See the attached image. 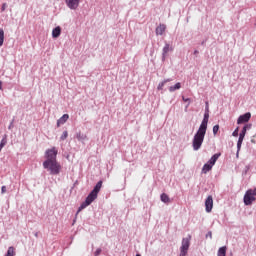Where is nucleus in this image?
Masks as SVG:
<instances>
[{
	"instance_id": "obj_15",
	"label": "nucleus",
	"mask_w": 256,
	"mask_h": 256,
	"mask_svg": "<svg viewBox=\"0 0 256 256\" xmlns=\"http://www.w3.org/2000/svg\"><path fill=\"white\" fill-rule=\"evenodd\" d=\"M221 155V153H216L214 154L209 160H208V163L210 165H212V167L215 165V163H217V159H219V156Z\"/></svg>"
},
{
	"instance_id": "obj_4",
	"label": "nucleus",
	"mask_w": 256,
	"mask_h": 256,
	"mask_svg": "<svg viewBox=\"0 0 256 256\" xmlns=\"http://www.w3.org/2000/svg\"><path fill=\"white\" fill-rule=\"evenodd\" d=\"M59 153V151H57V148L53 147L51 149H47L45 151V161L44 163H48V162H53V161H57V154Z\"/></svg>"
},
{
	"instance_id": "obj_41",
	"label": "nucleus",
	"mask_w": 256,
	"mask_h": 256,
	"mask_svg": "<svg viewBox=\"0 0 256 256\" xmlns=\"http://www.w3.org/2000/svg\"><path fill=\"white\" fill-rule=\"evenodd\" d=\"M136 256H141V254H136Z\"/></svg>"
},
{
	"instance_id": "obj_39",
	"label": "nucleus",
	"mask_w": 256,
	"mask_h": 256,
	"mask_svg": "<svg viewBox=\"0 0 256 256\" xmlns=\"http://www.w3.org/2000/svg\"><path fill=\"white\" fill-rule=\"evenodd\" d=\"M34 236L37 238L39 237V232H34Z\"/></svg>"
},
{
	"instance_id": "obj_6",
	"label": "nucleus",
	"mask_w": 256,
	"mask_h": 256,
	"mask_svg": "<svg viewBox=\"0 0 256 256\" xmlns=\"http://www.w3.org/2000/svg\"><path fill=\"white\" fill-rule=\"evenodd\" d=\"M255 197H256V188L247 190L244 195V205H253V201H255Z\"/></svg>"
},
{
	"instance_id": "obj_38",
	"label": "nucleus",
	"mask_w": 256,
	"mask_h": 256,
	"mask_svg": "<svg viewBox=\"0 0 256 256\" xmlns=\"http://www.w3.org/2000/svg\"><path fill=\"white\" fill-rule=\"evenodd\" d=\"M236 157H237V159H239V149H237Z\"/></svg>"
},
{
	"instance_id": "obj_19",
	"label": "nucleus",
	"mask_w": 256,
	"mask_h": 256,
	"mask_svg": "<svg viewBox=\"0 0 256 256\" xmlns=\"http://www.w3.org/2000/svg\"><path fill=\"white\" fill-rule=\"evenodd\" d=\"M218 256H226L227 255V246H222L218 249Z\"/></svg>"
},
{
	"instance_id": "obj_36",
	"label": "nucleus",
	"mask_w": 256,
	"mask_h": 256,
	"mask_svg": "<svg viewBox=\"0 0 256 256\" xmlns=\"http://www.w3.org/2000/svg\"><path fill=\"white\" fill-rule=\"evenodd\" d=\"M3 89V82L0 80V91Z\"/></svg>"
},
{
	"instance_id": "obj_1",
	"label": "nucleus",
	"mask_w": 256,
	"mask_h": 256,
	"mask_svg": "<svg viewBox=\"0 0 256 256\" xmlns=\"http://www.w3.org/2000/svg\"><path fill=\"white\" fill-rule=\"evenodd\" d=\"M101 187H103V181H98L97 184L94 186L93 190L88 194L85 201L81 203L79 206L76 215H79L83 209H86V207H89L95 199H97V195H99V191H101Z\"/></svg>"
},
{
	"instance_id": "obj_25",
	"label": "nucleus",
	"mask_w": 256,
	"mask_h": 256,
	"mask_svg": "<svg viewBox=\"0 0 256 256\" xmlns=\"http://www.w3.org/2000/svg\"><path fill=\"white\" fill-rule=\"evenodd\" d=\"M243 145V138H238L237 141V149L238 151H241V146Z\"/></svg>"
},
{
	"instance_id": "obj_10",
	"label": "nucleus",
	"mask_w": 256,
	"mask_h": 256,
	"mask_svg": "<svg viewBox=\"0 0 256 256\" xmlns=\"http://www.w3.org/2000/svg\"><path fill=\"white\" fill-rule=\"evenodd\" d=\"M206 213L213 211V196H208L205 200Z\"/></svg>"
},
{
	"instance_id": "obj_13",
	"label": "nucleus",
	"mask_w": 256,
	"mask_h": 256,
	"mask_svg": "<svg viewBox=\"0 0 256 256\" xmlns=\"http://www.w3.org/2000/svg\"><path fill=\"white\" fill-rule=\"evenodd\" d=\"M61 36V26H57L52 30V37L54 39H57Z\"/></svg>"
},
{
	"instance_id": "obj_12",
	"label": "nucleus",
	"mask_w": 256,
	"mask_h": 256,
	"mask_svg": "<svg viewBox=\"0 0 256 256\" xmlns=\"http://www.w3.org/2000/svg\"><path fill=\"white\" fill-rule=\"evenodd\" d=\"M69 120V114H64L62 117H60L57 120V127H61V125H65L67 121Z\"/></svg>"
},
{
	"instance_id": "obj_33",
	"label": "nucleus",
	"mask_w": 256,
	"mask_h": 256,
	"mask_svg": "<svg viewBox=\"0 0 256 256\" xmlns=\"http://www.w3.org/2000/svg\"><path fill=\"white\" fill-rule=\"evenodd\" d=\"M207 237H209L210 239H213V232L209 231L207 234H206V239Z\"/></svg>"
},
{
	"instance_id": "obj_9",
	"label": "nucleus",
	"mask_w": 256,
	"mask_h": 256,
	"mask_svg": "<svg viewBox=\"0 0 256 256\" xmlns=\"http://www.w3.org/2000/svg\"><path fill=\"white\" fill-rule=\"evenodd\" d=\"M205 112H204V117L200 125H204L207 127L209 123V102L205 103Z\"/></svg>"
},
{
	"instance_id": "obj_7",
	"label": "nucleus",
	"mask_w": 256,
	"mask_h": 256,
	"mask_svg": "<svg viewBox=\"0 0 256 256\" xmlns=\"http://www.w3.org/2000/svg\"><path fill=\"white\" fill-rule=\"evenodd\" d=\"M65 3L67 5L68 9L75 11L79 7L81 0H65Z\"/></svg>"
},
{
	"instance_id": "obj_2",
	"label": "nucleus",
	"mask_w": 256,
	"mask_h": 256,
	"mask_svg": "<svg viewBox=\"0 0 256 256\" xmlns=\"http://www.w3.org/2000/svg\"><path fill=\"white\" fill-rule=\"evenodd\" d=\"M205 135H207V126L200 124L192 140L193 151H199L201 149L203 141H205Z\"/></svg>"
},
{
	"instance_id": "obj_37",
	"label": "nucleus",
	"mask_w": 256,
	"mask_h": 256,
	"mask_svg": "<svg viewBox=\"0 0 256 256\" xmlns=\"http://www.w3.org/2000/svg\"><path fill=\"white\" fill-rule=\"evenodd\" d=\"M194 55H199V50H194Z\"/></svg>"
},
{
	"instance_id": "obj_23",
	"label": "nucleus",
	"mask_w": 256,
	"mask_h": 256,
	"mask_svg": "<svg viewBox=\"0 0 256 256\" xmlns=\"http://www.w3.org/2000/svg\"><path fill=\"white\" fill-rule=\"evenodd\" d=\"M5 41V32L0 30V47H3V43Z\"/></svg>"
},
{
	"instance_id": "obj_28",
	"label": "nucleus",
	"mask_w": 256,
	"mask_h": 256,
	"mask_svg": "<svg viewBox=\"0 0 256 256\" xmlns=\"http://www.w3.org/2000/svg\"><path fill=\"white\" fill-rule=\"evenodd\" d=\"M251 127H253L252 124H245L242 129L246 130V131H249L251 129Z\"/></svg>"
},
{
	"instance_id": "obj_32",
	"label": "nucleus",
	"mask_w": 256,
	"mask_h": 256,
	"mask_svg": "<svg viewBox=\"0 0 256 256\" xmlns=\"http://www.w3.org/2000/svg\"><path fill=\"white\" fill-rule=\"evenodd\" d=\"M1 193H2V195H3L4 193H7V186H2V188H1Z\"/></svg>"
},
{
	"instance_id": "obj_40",
	"label": "nucleus",
	"mask_w": 256,
	"mask_h": 256,
	"mask_svg": "<svg viewBox=\"0 0 256 256\" xmlns=\"http://www.w3.org/2000/svg\"><path fill=\"white\" fill-rule=\"evenodd\" d=\"M201 45H205V41H202V42H201Z\"/></svg>"
},
{
	"instance_id": "obj_24",
	"label": "nucleus",
	"mask_w": 256,
	"mask_h": 256,
	"mask_svg": "<svg viewBox=\"0 0 256 256\" xmlns=\"http://www.w3.org/2000/svg\"><path fill=\"white\" fill-rule=\"evenodd\" d=\"M67 137H69V132H67V130H65L60 137V141H65V139H67Z\"/></svg>"
},
{
	"instance_id": "obj_26",
	"label": "nucleus",
	"mask_w": 256,
	"mask_h": 256,
	"mask_svg": "<svg viewBox=\"0 0 256 256\" xmlns=\"http://www.w3.org/2000/svg\"><path fill=\"white\" fill-rule=\"evenodd\" d=\"M245 135H247V131L242 129L240 134H239V138L240 139H245Z\"/></svg>"
},
{
	"instance_id": "obj_3",
	"label": "nucleus",
	"mask_w": 256,
	"mask_h": 256,
	"mask_svg": "<svg viewBox=\"0 0 256 256\" xmlns=\"http://www.w3.org/2000/svg\"><path fill=\"white\" fill-rule=\"evenodd\" d=\"M44 169H47L50 175H59L61 173V164L55 160L52 162H43Z\"/></svg>"
},
{
	"instance_id": "obj_31",
	"label": "nucleus",
	"mask_w": 256,
	"mask_h": 256,
	"mask_svg": "<svg viewBox=\"0 0 256 256\" xmlns=\"http://www.w3.org/2000/svg\"><path fill=\"white\" fill-rule=\"evenodd\" d=\"M182 100L185 102V103H191V99L190 98H185V97H182Z\"/></svg>"
},
{
	"instance_id": "obj_30",
	"label": "nucleus",
	"mask_w": 256,
	"mask_h": 256,
	"mask_svg": "<svg viewBox=\"0 0 256 256\" xmlns=\"http://www.w3.org/2000/svg\"><path fill=\"white\" fill-rule=\"evenodd\" d=\"M102 249L101 248H98L95 252H94V256H99V255H101V253H102Z\"/></svg>"
},
{
	"instance_id": "obj_16",
	"label": "nucleus",
	"mask_w": 256,
	"mask_h": 256,
	"mask_svg": "<svg viewBox=\"0 0 256 256\" xmlns=\"http://www.w3.org/2000/svg\"><path fill=\"white\" fill-rule=\"evenodd\" d=\"M76 139L78 141H80L81 143H83L84 141H87V135H85L81 132H78V133H76Z\"/></svg>"
},
{
	"instance_id": "obj_20",
	"label": "nucleus",
	"mask_w": 256,
	"mask_h": 256,
	"mask_svg": "<svg viewBox=\"0 0 256 256\" xmlns=\"http://www.w3.org/2000/svg\"><path fill=\"white\" fill-rule=\"evenodd\" d=\"M160 199L162 203H169L171 201L169 195H167L166 193H162Z\"/></svg>"
},
{
	"instance_id": "obj_29",
	"label": "nucleus",
	"mask_w": 256,
	"mask_h": 256,
	"mask_svg": "<svg viewBox=\"0 0 256 256\" xmlns=\"http://www.w3.org/2000/svg\"><path fill=\"white\" fill-rule=\"evenodd\" d=\"M232 136H233V137H239V127H237V128L233 131Z\"/></svg>"
},
{
	"instance_id": "obj_21",
	"label": "nucleus",
	"mask_w": 256,
	"mask_h": 256,
	"mask_svg": "<svg viewBox=\"0 0 256 256\" xmlns=\"http://www.w3.org/2000/svg\"><path fill=\"white\" fill-rule=\"evenodd\" d=\"M179 89H181V84L179 82H177L174 86L169 87L170 93H173L174 91H177Z\"/></svg>"
},
{
	"instance_id": "obj_22",
	"label": "nucleus",
	"mask_w": 256,
	"mask_h": 256,
	"mask_svg": "<svg viewBox=\"0 0 256 256\" xmlns=\"http://www.w3.org/2000/svg\"><path fill=\"white\" fill-rule=\"evenodd\" d=\"M5 145H7V135H4L0 141V152L2 151L3 147H5Z\"/></svg>"
},
{
	"instance_id": "obj_27",
	"label": "nucleus",
	"mask_w": 256,
	"mask_h": 256,
	"mask_svg": "<svg viewBox=\"0 0 256 256\" xmlns=\"http://www.w3.org/2000/svg\"><path fill=\"white\" fill-rule=\"evenodd\" d=\"M219 133V125L213 126V135H217Z\"/></svg>"
},
{
	"instance_id": "obj_5",
	"label": "nucleus",
	"mask_w": 256,
	"mask_h": 256,
	"mask_svg": "<svg viewBox=\"0 0 256 256\" xmlns=\"http://www.w3.org/2000/svg\"><path fill=\"white\" fill-rule=\"evenodd\" d=\"M190 245H191V235L182 239V244L180 247V256H187Z\"/></svg>"
},
{
	"instance_id": "obj_17",
	"label": "nucleus",
	"mask_w": 256,
	"mask_h": 256,
	"mask_svg": "<svg viewBox=\"0 0 256 256\" xmlns=\"http://www.w3.org/2000/svg\"><path fill=\"white\" fill-rule=\"evenodd\" d=\"M213 169V165H211L209 162L205 163L202 167V173H209Z\"/></svg>"
},
{
	"instance_id": "obj_11",
	"label": "nucleus",
	"mask_w": 256,
	"mask_h": 256,
	"mask_svg": "<svg viewBox=\"0 0 256 256\" xmlns=\"http://www.w3.org/2000/svg\"><path fill=\"white\" fill-rule=\"evenodd\" d=\"M169 51H173V47H171V45H169V43H166L162 49V62L163 63H164L165 59H167V53H169Z\"/></svg>"
},
{
	"instance_id": "obj_18",
	"label": "nucleus",
	"mask_w": 256,
	"mask_h": 256,
	"mask_svg": "<svg viewBox=\"0 0 256 256\" xmlns=\"http://www.w3.org/2000/svg\"><path fill=\"white\" fill-rule=\"evenodd\" d=\"M171 81H173V79L168 78V79H165V80H163L162 82H160V83L158 84V87H157L158 91L163 90V87H165V84H166V83H169V82H171Z\"/></svg>"
},
{
	"instance_id": "obj_34",
	"label": "nucleus",
	"mask_w": 256,
	"mask_h": 256,
	"mask_svg": "<svg viewBox=\"0 0 256 256\" xmlns=\"http://www.w3.org/2000/svg\"><path fill=\"white\" fill-rule=\"evenodd\" d=\"M5 9H7V3L2 4L1 11L3 12Z\"/></svg>"
},
{
	"instance_id": "obj_14",
	"label": "nucleus",
	"mask_w": 256,
	"mask_h": 256,
	"mask_svg": "<svg viewBox=\"0 0 256 256\" xmlns=\"http://www.w3.org/2000/svg\"><path fill=\"white\" fill-rule=\"evenodd\" d=\"M165 29H167V26H165V24H160L156 27V35H163L165 33Z\"/></svg>"
},
{
	"instance_id": "obj_35",
	"label": "nucleus",
	"mask_w": 256,
	"mask_h": 256,
	"mask_svg": "<svg viewBox=\"0 0 256 256\" xmlns=\"http://www.w3.org/2000/svg\"><path fill=\"white\" fill-rule=\"evenodd\" d=\"M13 123H15V119H13V120L10 122V124H9V126H8V129H9V130H11V128L13 127Z\"/></svg>"
},
{
	"instance_id": "obj_8",
	"label": "nucleus",
	"mask_w": 256,
	"mask_h": 256,
	"mask_svg": "<svg viewBox=\"0 0 256 256\" xmlns=\"http://www.w3.org/2000/svg\"><path fill=\"white\" fill-rule=\"evenodd\" d=\"M249 119H251V112H247L243 115H240L237 119V124L241 125L243 123H249Z\"/></svg>"
}]
</instances>
